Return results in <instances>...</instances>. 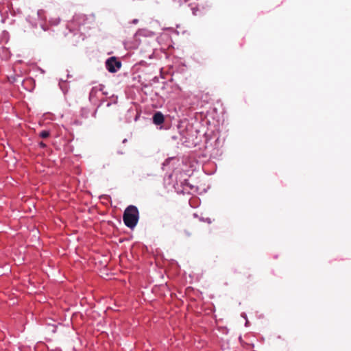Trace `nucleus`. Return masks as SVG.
<instances>
[{"label":"nucleus","mask_w":351,"mask_h":351,"mask_svg":"<svg viewBox=\"0 0 351 351\" xmlns=\"http://www.w3.org/2000/svg\"><path fill=\"white\" fill-rule=\"evenodd\" d=\"M40 136L43 138H46L49 136V132L47 130H43L40 133Z\"/></svg>","instance_id":"obj_4"},{"label":"nucleus","mask_w":351,"mask_h":351,"mask_svg":"<svg viewBox=\"0 0 351 351\" xmlns=\"http://www.w3.org/2000/svg\"><path fill=\"white\" fill-rule=\"evenodd\" d=\"M106 66L109 72L115 73L121 68V62L115 57H110L106 60Z\"/></svg>","instance_id":"obj_2"},{"label":"nucleus","mask_w":351,"mask_h":351,"mask_svg":"<svg viewBox=\"0 0 351 351\" xmlns=\"http://www.w3.org/2000/svg\"><path fill=\"white\" fill-rule=\"evenodd\" d=\"M40 146L42 147H45L46 146V145L43 142H40Z\"/></svg>","instance_id":"obj_5"},{"label":"nucleus","mask_w":351,"mask_h":351,"mask_svg":"<svg viewBox=\"0 0 351 351\" xmlns=\"http://www.w3.org/2000/svg\"><path fill=\"white\" fill-rule=\"evenodd\" d=\"M138 210L135 206L130 205L126 208L123 213V219L127 227L132 229L134 228L138 221Z\"/></svg>","instance_id":"obj_1"},{"label":"nucleus","mask_w":351,"mask_h":351,"mask_svg":"<svg viewBox=\"0 0 351 351\" xmlns=\"http://www.w3.org/2000/svg\"><path fill=\"white\" fill-rule=\"evenodd\" d=\"M165 121L164 115L160 112H156L153 116V122L156 125H160Z\"/></svg>","instance_id":"obj_3"}]
</instances>
